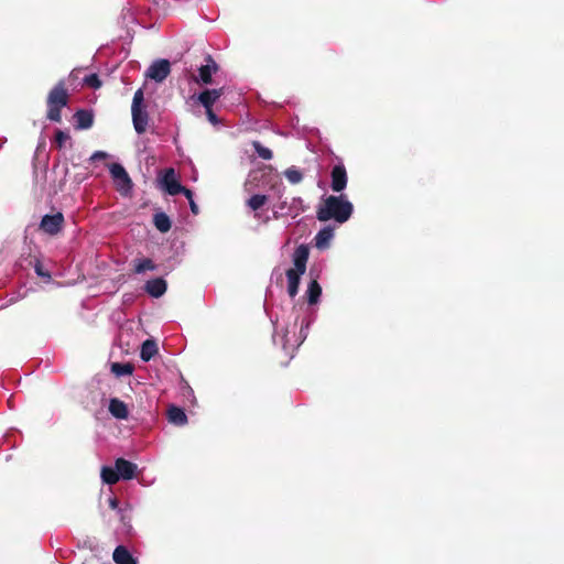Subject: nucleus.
<instances>
[{
    "mask_svg": "<svg viewBox=\"0 0 564 564\" xmlns=\"http://www.w3.org/2000/svg\"><path fill=\"white\" fill-rule=\"evenodd\" d=\"M352 212L354 206L346 195H329L322 199L317 207L316 216L319 221L333 219L338 224H344L351 217Z\"/></svg>",
    "mask_w": 564,
    "mask_h": 564,
    "instance_id": "nucleus-1",
    "label": "nucleus"
},
{
    "mask_svg": "<svg viewBox=\"0 0 564 564\" xmlns=\"http://www.w3.org/2000/svg\"><path fill=\"white\" fill-rule=\"evenodd\" d=\"M68 95L64 83L59 82L48 94L47 97V118L51 121L59 122L62 119L61 110L67 105Z\"/></svg>",
    "mask_w": 564,
    "mask_h": 564,
    "instance_id": "nucleus-2",
    "label": "nucleus"
},
{
    "mask_svg": "<svg viewBox=\"0 0 564 564\" xmlns=\"http://www.w3.org/2000/svg\"><path fill=\"white\" fill-rule=\"evenodd\" d=\"M143 99V90L140 88L134 93L131 106L132 122L138 134H142L147 130L149 122V115L142 108Z\"/></svg>",
    "mask_w": 564,
    "mask_h": 564,
    "instance_id": "nucleus-3",
    "label": "nucleus"
},
{
    "mask_svg": "<svg viewBox=\"0 0 564 564\" xmlns=\"http://www.w3.org/2000/svg\"><path fill=\"white\" fill-rule=\"evenodd\" d=\"M109 172L117 189L123 195L129 194L132 189V181L126 169L119 163H112L109 166Z\"/></svg>",
    "mask_w": 564,
    "mask_h": 564,
    "instance_id": "nucleus-4",
    "label": "nucleus"
},
{
    "mask_svg": "<svg viewBox=\"0 0 564 564\" xmlns=\"http://www.w3.org/2000/svg\"><path fill=\"white\" fill-rule=\"evenodd\" d=\"M170 72V62L167 59H159L148 68L147 76L160 83L169 76Z\"/></svg>",
    "mask_w": 564,
    "mask_h": 564,
    "instance_id": "nucleus-5",
    "label": "nucleus"
},
{
    "mask_svg": "<svg viewBox=\"0 0 564 564\" xmlns=\"http://www.w3.org/2000/svg\"><path fill=\"white\" fill-rule=\"evenodd\" d=\"M330 187L334 192L340 193L347 186V172L343 164H336L330 173Z\"/></svg>",
    "mask_w": 564,
    "mask_h": 564,
    "instance_id": "nucleus-6",
    "label": "nucleus"
},
{
    "mask_svg": "<svg viewBox=\"0 0 564 564\" xmlns=\"http://www.w3.org/2000/svg\"><path fill=\"white\" fill-rule=\"evenodd\" d=\"M64 223V217L61 213L54 215H45L40 224L41 229L50 235L57 234Z\"/></svg>",
    "mask_w": 564,
    "mask_h": 564,
    "instance_id": "nucleus-7",
    "label": "nucleus"
},
{
    "mask_svg": "<svg viewBox=\"0 0 564 564\" xmlns=\"http://www.w3.org/2000/svg\"><path fill=\"white\" fill-rule=\"evenodd\" d=\"M308 254H310L308 248L305 245H300L294 250V253H293L294 268H291L290 270L296 271L300 273H305Z\"/></svg>",
    "mask_w": 564,
    "mask_h": 564,
    "instance_id": "nucleus-8",
    "label": "nucleus"
},
{
    "mask_svg": "<svg viewBox=\"0 0 564 564\" xmlns=\"http://www.w3.org/2000/svg\"><path fill=\"white\" fill-rule=\"evenodd\" d=\"M162 186L170 195L181 194V191L183 189V185H181L175 178V172L173 169L165 171L162 177Z\"/></svg>",
    "mask_w": 564,
    "mask_h": 564,
    "instance_id": "nucleus-9",
    "label": "nucleus"
},
{
    "mask_svg": "<svg viewBox=\"0 0 564 564\" xmlns=\"http://www.w3.org/2000/svg\"><path fill=\"white\" fill-rule=\"evenodd\" d=\"M206 62L207 63L202 65L198 69L197 82L203 84H210L212 76L218 70V65L210 56H207Z\"/></svg>",
    "mask_w": 564,
    "mask_h": 564,
    "instance_id": "nucleus-10",
    "label": "nucleus"
},
{
    "mask_svg": "<svg viewBox=\"0 0 564 564\" xmlns=\"http://www.w3.org/2000/svg\"><path fill=\"white\" fill-rule=\"evenodd\" d=\"M223 94L224 88L206 89L197 96V99L205 109H212L214 104L220 98Z\"/></svg>",
    "mask_w": 564,
    "mask_h": 564,
    "instance_id": "nucleus-11",
    "label": "nucleus"
},
{
    "mask_svg": "<svg viewBox=\"0 0 564 564\" xmlns=\"http://www.w3.org/2000/svg\"><path fill=\"white\" fill-rule=\"evenodd\" d=\"M117 473L120 475V479L129 480L134 477L137 465L124 458H118L115 463Z\"/></svg>",
    "mask_w": 564,
    "mask_h": 564,
    "instance_id": "nucleus-12",
    "label": "nucleus"
},
{
    "mask_svg": "<svg viewBox=\"0 0 564 564\" xmlns=\"http://www.w3.org/2000/svg\"><path fill=\"white\" fill-rule=\"evenodd\" d=\"M145 291L153 297L162 296L166 291V282L162 278L148 281L144 286Z\"/></svg>",
    "mask_w": 564,
    "mask_h": 564,
    "instance_id": "nucleus-13",
    "label": "nucleus"
},
{
    "mask_svg": "<svg viewBox=\"0 0 564 564\" xmlns=\"http://www.w3.org/2000/svg\"><path fill=\"white\" fill-rule=\"evenodd\" d=\"M334 238V228L326 226L322 228L315 236L316 248L323 250L328 248L332 239Z\"/></svg>",
    "mask_w": 564,
    "mask_h": 564,
    "instance_id": "nucleus-14",
    "label": "nucleus"
},
{
    "mask_svg": "<svg viewBox=\"0 0 564 564\" xmlns=\"http://www.w3.org/2000/svg\"><path fill=\"white\" fill-rule=\"evenodd\" d=\"M109 412L111 415L119 420H124L129 415L126 403L117 398H112L109 401Z\"/></svg>",
    "mask_w": 564,
    "mask_h": 564,
    "instance_id": "nucleus-15",
    "label": "nucleus"
},
{
    "mask_svg": "<svg viewBox=\"0 0 564 564\" xmlns=\"http://www.w3.org/2000/svg\"><path fill=\"white\" fill-rule=\"evenodd\" d=\"M74 119H75V127H76V129H79V130L90 128L94 122L91 112H89L87 110H83V109L75 112Z\"/></svg>",
    "mask_w": 564,
    "mask_h": 564,
    "instance_id": "nucleus-16",
    "label": "nucleus"
},
{
    "mask_svg": "<svg viewBox=\"0 0 564 564\" xmlns=\"http://www.w3.org/2000/svg\"><path fill=\"white\" fill-rule=\"evenodd\" d=\"M112 556L117 564H137V560L133 558L128 549L122 545L115 549Z\"/></svg>",
    "mask_w": 564,
    "mask_h": 564,
    "instance_id": "nucleus-17",
    "label": "nucleus"
},
{
    "mask_svg": "<svg viewBox=\"0 0 564 564\" xmlns=\"http://www.w3.org/2000/svg\"><path fill=\"white\" fill-rule=\"evenodd\" d=\"M303 274L304 273H300L292 270L286 271L288 293L291 297H294L297 294L300 280Z\"/></svg>",
    "mask_w": 564,
    "mask_h": 564,
    "instance_id": "nucleus-18",
    "label": "nucleus"
},
{
    "mask_svg": "<svg viewBox=\"0 0 564 564\" xmlns=\"http://www.w3.org/2000/svg\"><path fill=\"white\" fill-rule=\"evenodd\" d=\"M158 354V345L153 339H147L142 346L140 351V357L143 361H149Z\"/></svg>",
    "mask_w": 564,
    "mask_h": 564,
    "instance_id": "nucleus-19",
    "label": "nucleus"
},
{
    "mask_svg": "<svg viewBox=\"0 0 564 564\" xmlns=\"http://www.w3.org/2000/svg\"><path fill=\"white\" fill-rule=\"evenodd\" d=\"M322 294V288L316 280L310 282L308 288L306 290V296L308 304L313 305L319 301V296Z\"/></svg>",
    "mask_w": 564,
    "mask_h": 564,
    "instance_id": "nucleus-20",
    "label": "nucleus"
},
{
    "mask_svg": "<svg viewBox=\"0 0 564 564\" xmlns=\"http://www.w3.org/2000/svg\"><path fill=\"white\" fill-rule=\"evenodd\" d=\"M167 414L169 421L175 425H184L187 422V416L181 408L171 406Z\"/></svg>",
    "mask_w": 564,
    "mask_h": 564,
    "instance_id": "nucleus-21",
    "label": "nucleus"
},
{
    "mask_svg": "<svg viewBox=\"0 0 564 564\" xmlns=\"http://www.w3.org/2000/svg\"><path fill=\"white\" fill-rule=\"evenodd\" d=\"M154 226L160 232H167L171 229V220L165 213H156L153 218Z\"/></svg>",
    "mask_w": 564,
    "mask_h": 564,
    "instance_id": "nucleus-22",
    "label": "nucleus"
},
{
    "mask_svg": "<svg viewBox=\"0 0 564 564\" xmlns=\"http://www.w3.org/2000/svg\"><path fill=\"white\" fill-rule=\"evenodd\" d=\"M101 479L108 485H113L120 479V475L117 473L116 467L104 466L101 468Z\"/></svg>",
    "mask_w": 564,
    "mask_h": 564,
    "instance_id": "nucleus-23",
    "label": "nucleus"
},
{
    "mask_svg": "<svg viewBox=\"0 0 564 564\" xmlns=\"http://www.w3.org/2000/svg\"><path fill=\"white\" fill-rule=\"evenodd\" d=\"M305 210L303 199L301 197H294L289 205L288 215L295 218Z\"/></svg>",
    "mask_w": 564,
    "mask_h": 564,
    "instance_id": "nucleus-24",
    "label": "nucleus"
},
{
    "mask_svg": "<svg viewBox=\"0 0 564 564\" xmlns=\"http://www.w3.org/2000/svg\"><path fill=\"white\" fill-rule=\"evenodd\" d=\"M284 175L291 184H299L303 180L302 172L295 166L286 169Z\"/></svg>",
    "mask_w": 564,
    "mask_h": 564,
    "instance_id": "nucleus-25",
    "label": "nucleus"
},
{
    "mask_svg": "<svg viewBox=\"0 0 564 564\" xmlns=\"http://www.w3.org/2000/svg\"><path fill=\"white\" fill-rule=\"evenodd\" d=\"M155 270V264L151 259H139L135 261V273H143L145 271H153Z\"/></svg>",
    "mask_w": 564,
    "mask_h": 564,
    "instance_id": "nucleus-26",
    "label": "nucleus"
},
{
    "mask_svg": "<svg viewBox=\"0 0 564 564\" xmlns=\"http://www.w3.org/2000/svg\"><path fill=\"white\" fill-rule=\"evenodd\" d=\"M267 203V196L265 195H260V194H256V195H252L248 202H247V205L252 209V210H258L260 209L264 204Z\"/></svg>",
    "mask_w": 564,
    "mask_h": 564,
    "instance_id": "nucleus-27",
    "label": "nucleus"
},
{
    "mask_svg": "<svg viewBox=\"0 0 564 564\" xmlns=\"http://www.w3.org/2000/svg\"><path fill=\"white\" fill-rule=\"evenodd\" d=\"M111 370L115 375L120 377V376L131 375L133 371V368L130 364L115 362L111 366Z\"/></svg>",
    "mask_w": 564,
    "mask_h": 564,
    "instance_id": "nucleus-28",
    "label": "nucleus"
},
{
    "mask_svg": "<svg viewBox=\"0 0 564 564\" xmlns=\"http://www.w3.org/2000/svg\"><path fill=\"white\" fill-rule=\"evenodd\" d=\"M252 147L257 154L263 160H271L273 154L269 148L263 147L259 141H253Z\"/></svg>",
    "mask_w": 564,
    "mask_h": 564,
    "instance_id": "nucleus-29",
    "label": "nucleus"
},
{
    "mask_svg": "<svg viewBox=\"0 0 564 564\" xmlns=\"http://www.w3.org/2000/svg\"><path fill=\"white\" fill-rule=\"evenodd\" d=\"M34 271L40 278L44 279L46 282L51 281V273L48 272V270L44 269L43 264L39 260H36L34 263Z\"/></svg>",
    "mask_w": 564,
    "mask_h": 564,
    "instance_id": "nucleus-30",
    "label": "nucleus"
},
{
    "mask_svg": "<svg viewBox=\"0 0 564 564\" xmlns=\"http://www.w3.org/2000/svg\"><path fill=\"white\" fill-rule=\"evenodd\" d=\"M289 205L286 202H281L273 207V216L274 218H280L281 216L288 215Z\"/></svg>",
    "mask_w": 564,
    "mask_h": 564,
    "instance_id": "nucleus-31",
    "label": "nucleus"
},
{
    "mask_svg": "<svg viewBox=\"0 0 564 564\" xmlns=\"http://www.w3.org/2000/svg\"><path fill=\"white\" fill-rule=\"evenodd\" d=\"M84 82L89 87H93L95 89L99 88L101 86V82L96 74H89L84 78Z\"/></svg>",
    "mask_w": 564,
    "mask_h": 564,
    "instance_id": "nucleus-32",
    "label": "nucleus"
},
{
    "mask_svg": "<svg viewBox=\"0 0 564 564\" xmlns=\"http://www.w3.org/2000/svg\"><path fill=\"white\" fill-rule=\"evenodd\" d=\"M69 140V134L62 131V130H58L55 134V142L57 144L58 148H63L66 143V141Z\"/></svg>",
    "mask_w": 564,
    "mask_h": 564,
    "instance_id": "nucleus-33",
    "label": "nucleus"
},
{
    "mask_svg": "<svg viewBox=\"0 0 564 564\" xmlns=\"http://www.w3.org/2000/svg\"><path fill=\"white\" fill-rule=\"evenodd\" d=\"M311 322H312L311 319H303L302 321V325H301V329H300V335H299L300 336L299 345H301L305 340V338L307 337V329H308V327L311 325Z\"/></svg>",
    "mask_w": 564,
    "mask_h": 564,
    "instance_id": "nucleus-34",
    "label": "nucleus"
},
{
    "mask_svg": "<svg viewBox=\"0 0 564 564\" xmlns=\"http://www.w3.org/2000/svg\"><path fill=\"white\" fill-rule=\"evenodd\" d=\"M206 115H207L208 121L213 126H218L220 123L219 118L214 113L213 109H206Z\"/></svg>",
    "mask_w": 564,
    "mask_h": 564,
    "instance_id": "nucleus-35",
    "label": "nucleus"
},
{
    "mask_svg": "<svg viewBox=\"0 0 564 564\" xmlns=\"http://www.w3.org/2000/svg\"><path fill=\"white\" fill-rule=\"evenodd\" d=\"M108 158V153L104 152V151H96L91 154L90 156V161H97V160H102V159H106Z\"/></svg>",
    "mask_w": 564,
    "mask_h": 564,
    "instance_id": "nucleus-36",
    "label": "nucleus"
},
{
    "mask_svg": "<svg viewBox=\"0 0 564 564\" xmlns=\"http://www.w3.org/2000/svg\"><path fill=\"white\" fill-rule=\"evenodd\" d=\"M181 194H184L185 197L188 199V202H191V199H193L192 191L186 188L185 186H183V189L181 191Z\"/></svg>",
    "mask_w": 564,
    "mask_h": 564,
    "instance_id": "nucleus-37",
    "label": "nucleus"
},
{
    "mask_svg": "<svg viewBox=\"0 0 564 564\" xmlns=\"http://www.w3.org/2000/svg\"><path fill=\"white\" fill-rule=\"evenodd\" d=\"M109 507L113 510L118 509L119 508V502L116 498H110L109 499Z\"/></svg>",
    "mask_w": 564,
    "mask_h": 564,
    "instance_id": "nucleus-38",
    "label": "nucleus"
},
{
    "mask_svg": "<svg viewBox=\"0 0 564 564\" xmlns=\"http://www.w3.org/2000/svg\"><path fill=\"white\" fill-rule=\"evenodd\" d=\"M189 207H191V210L193 214L197 215L198 214V206L196 205V203L194 202V199H191L189 202Z\"/></svg>",
    "mask_w": 564,
    "mask_h": 564,
    "instance_id": "nucleus-39",
    "label": "nucleus"
},
{
    "mask_svg": "<svg viewBox=\"0 0 564 564\" xmlns=\"http://www.w3.org/2000/svg\"><path fill=\"white\" fill-rule=\"evenodd\" d=\"M289 333V330L286 329L285 333L282 335V347L283 349H286V344H285V337H286V334Z\"/></svg>",
    "mask_w": 564,
    "mask_h": 564,
    "instance_id": "nucleus-40",
    "label": "nucleus"
}]
</instances>
